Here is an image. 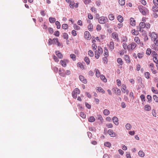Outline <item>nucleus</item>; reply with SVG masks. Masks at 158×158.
Here are the masks:
<instances>
[{
  "mask_svg": "<svg viewBox=\"0 0 158 158\" xmlns=\"http://www.w3.org/2000/svg\"><path fill=\"white\" fill-rule=\"evenodd\" d=\"M138 8L140 12L143 15H145L149 13V10L148 9L143 6H139Z\"/></svg>",
  "mask_w": 158,
  "mask_h": 158,
  "instance_id": "1",
  "label": "nucleus"
},
{
  "mask_svg": "<svg viewBox=\"0 0 158 158\" xmlns=\"http://www.w3.org/2000/svg\"><path fill=\"white\" fill-rule=\"evenodd\" d=\"M99 22L101 24L106 23L108 21V18L104 16H102L98 19Z\"/></svg>",
  "mask_w": 158,
  "mask_h": 158,
  "instance_id": "2",
  "label": "nucleus"
},
{
  "mask_svg": "<svg viewBox=\"0 0 158 158\" xmlns=\"http://www.w3.org/2000/svg\"><path fill=\"white\" fill-rule=\"evenodd\" d=\"M80 93L79 89L76 88L72 92V95L74 98H77V95L79 94Z\"/></svg>",
  "mask_w": 158,
  "mask_h": 158,
  "instance_id": "3",
  "label": "nucleus"
},
{
  "mask_svg": "<svg viewBox=\"0 0 158 158\" xmlns=\"http://www.w3.org/2000/svg\"><path fill=\"white\" fill-rule=\"evenodd\" d=\"M111 37L115 41H116L117 42H119L120 41L118 35L116 32H114L112 33Z\"/></svg>",
  "mask_w": 158,
  "mask_h": 158,
  "instance_id": "4",
  "label": "nucleus"
},
{
  "mask_svg": "<svg viewBox=\"0 0 158 158\" xmlns=\"http://www.w3.org/2000/svg\"><path fill=\"white\" fill-rule=\"evenodd\" d=\"M158 35L155 32H152L150 34L151 39L153 41H155L157 38Z\"/></svg>",
  "mask_w": 158,
  "mask_h": 158,
  "instance_id": "5",
  "label": "nucleus"
},
{
  "mask_svg": "<svg viewBox=\"0 0 158 158\" xmlns=\"http://www.w3.org/2000/svg\"><path fill=\"white\" fill-rule=\"evenodd\" d=\"M69 62L68 60H61L60 63L61 65L63 67H66L67 66V64Z\"/></svg>",
  "mask_w": 158,
  "mask_h": 158,
  "instance_id": "6",
  "label": "nucleus"
},
{
  "mask_svg": "<svg viewBox=\"0 0 158 158\" xmlns=\"http://www.w3.org/2000/svg\"><path fill=\"white\" fill-rule=\"evenodd\" d=\"M84 36L87 40H89L91 38V35L90 33L88 31H85L84 33Z\"/></svg>",
  "mask_w": 158,
  "mask_h": 158,
  "instance_id": "7",
  "label": "nucleus"
},
{
  "mask_svg": "<svg viewBox=\"0 0 158 158\" xmlns=\"http://www.w3.org/2000/svg\"><path fill=\"white\" fill-rule=\"evenodd\" d=\"M127 87L125 85H122V88L121 90L122 92L124 93H126L127 94L129 93V91L128 90H126Z\"/></svg>",
  "mask_w": 158,
  "mask_h": 158,
  "instance_id": "8",
  "label": "nucleus"
},
{
  "mask_svg": "<svg viewBox=\"0 0 158 158\" xmlns=\"http://www.w3.org/2000/svg\"><path fill=\"white\" fill-rule=\"evenodd\" d=\"M137 45L134 43H132L131 44L128 45L129 50L131 49L132 50L134 49L136 46Z\"/></svg>",
  "mask_w": 158,
  "mask_h": 158,
  "instance_id": "9",
  "label": "nucleus"
},
{
  "mask_svg": "<svg viewBox=\"0 0 158 158\" xmlns=\"http://www.w3.org/2000/svg\"><path fill=\"white\" fill-rule=\"evenodd\" d=\"M108 46L110 50L112 51L114 48V42L112 41H111L109 44L108 45Z\"/></svg>",
  "mask_w": 158,
  "mask_h": 158,
  "instance_id": "10",
  "label": "nucleus"
},
{
  "mask_svg": "<svg viewBox=\"0 0 158 158\" xmlns=\"http://www.w3.org/2000/svg\"><path fill=\"white\" fill-rule=\"evenodd\" d=\"M112 119L113 123L115 125H117L118 124V119L117 117L114 116L113 117Z\"/></svg>",
  "mask_w": 158,
  "mask_h": 158,
  "instance_id": "11",
  "label": "nucleus"
},
{
  "mask_svg": "<svg viewBox=\"0 0 158 158\" xmlns=\"http://www.w3.org/2000/svg\"><path fill=\"white\" fill-rule=\"evenodd\" d=\"M79 78L80 80L82 82L86 84L87 82V80L86 79H85L84 77L80 75L79 77Z\"/></svg>",
  "mask_w": 158,
  "mask_h": 158,
  "instance_id": "12",
  "label": "nucleus"
},
{
  "mask_svg": "<svg viewBox=\"0 0 158 158\" xmlns=\"http://www.w3.org/2000/svg\"><path fill=\"white\" fill-rule=\"evenodd\" d=\"M108 133L109 135L111 137H115L116 135V134L111 129H109L108 131Z\"/></svg>",
  "mask_w": 158,
  "mask_h": 158,
  "instance_id": "13",
  "label": "nucleus"
},
{
  "mask_svg": "<svg viewBox=\"0 0 158 158\" xmlns=\"http://www.w3.org/2000/svg\"><path fill=\"white\" fill-rule=\"evenodd\" d=\"M64 69H60L59 71V73L60 75L63 77H65V74L64 73Z\"/></svg>",
  "mask_w": 158,
  "mask_h": 158,
  "instance_id": "14",
  "label": "nucleus"
},
{
  "mask_svg": "<svg viewBox=\"0 0 158 158\" xmlns=\"http://www.w3.org/2000/svg\"><path fill=\"white\" fill-rule=\"evenodd\" d=\"M130 24L131 25L134 26L135 25V21L134 19L131 18L130 19Z\"/></svg>",
  "mask_w": 158,
  "mask_h": 158,
  "instance_id": "15",
  "label": "nucleus"
},
{
  "mask_svg": "<svg viewBox=\"0 0 158 158\" xmlns=\"http://www.w3.org/2000/svg\"><path fill=\"white\" fill-rule=\"evenodd\" d=\"M88 120L89 122H93L95 121V118L94 116H91L88 118Z\"/></svg>",
  "mask_w": 158,
  "mask_h": 158,
  "instance_id": "16",
  "label": "nucleus"
},
{
  "mask_svg": "<svg viewBox=\"0 0 158 158\" xmlns=\"http://www.w3.org/2000/svg\"><path fill=\"white\" fill-rule=\"evenodd\" d=\"M55 52L56 55L59 58L61 59L63 58V55L60 52L58 51H56Z\"/></svg>",
  "mask_w": 158,
  "mask_h": 158,
  "instance_id": "17",
  "label": "nucleus"
},
{
  "mask_svg": "<svg viewBox=\"0 0 158 158\" xmlns=\"http://www.w3.org/2000/svg\"><path fill=\"white\" fill-rule=\"evenodd\" d=\"M97 52L98 53H99V54H102L103 53V50L101 47L98 46V50H97Z\"/></svg>",
  "mask_w": 158,
  "mask_h": 158,
  "instance_id": "18",
  "label": "nucleus"
},
{
  "mask_svg": "<svg viewBox=\"0 0 158 158\" xmlns=\"http://www.w3.org/2000/svg\"><path fill=\"white\" fill-rule=\"evenodd\" d=\"M77 66L80 67L82 69H85L84 66L81 62H78L77 64Z\"/></svg>",
  "mask_w": 158,
  "mask_h": 158,
  "instance_id": "19",
  "label": "nucleus"
},
{
  "mask_svg": "<svg viewBox=\"0 0 158 158\" xmlns=\"http://www.w3.org/2000/svg\"><path fill=\"white\" fill-rule=\"evenodd\" d=\"M131 33L133 35H137L139 34V32L138 31L133 29L131 31Z\"/></svg>",
  "mask_w": 158,
  "mask_h": 158,
  "instance_id": "20",
  "label": "nucleus"
},
{
  "mask_svg": "<svg viewBox=\"0 0 158 158\" xmlns=\"http://www.w3.org/2000/svg\"><path fill=\"white\" fill-rule=\"evenodd\" d=\"M124 59L127 62L129 63L130 62L131 60L128 55H125L124 56Z\"/></svg>",
  "mask_w": 158,
  "mask_h": 158,
  "instance_id": "21",
  "label": "nucleus"
},
{
  "mask_svg": "<svg viewBox=\"0 0 158 158\" xmlns=\"http://www.w3.org/2000/svg\"><path fill=\"white\" fill-rule=\"evenodd\" d=\"M104 56H105V57H107L109 56L108 54V50L105 47L104 48Z\"/></svg>",
  "mask_w": 158,
  "mask_h": 158,
  "instance_id": "22",
  "label": "nucleus"
},
{
  "mask_svg": "<svg viewBox=\"0 0 158 158\" xmlns=\"http://www.w3.org/2000/svg\"><path fill=\"white\" fill-rule=\"evenodd\" d=\"M134 40L138 44L140 43V40L138 37L135 36L134 38Z\"/></svg>",
  "mask_w": 158,
  "mask_h": 158,
  "instance_id": "23",
  "label": "nucleus"
},
{
  "mask_svg": "<svg viewBox=\"0 0 158 158\" xmlns=\"http://www.w3.org/2000/svg\"><path fill=\"white\" fill-rule=\"evenodd\" d=\"M139 27H140L141 28H144L146 26V25L145 23L144 22H140L139 23Z\"/></svg>",
  "mask_w": 158,
  "mask_h": 158,
  "instance_id": "24",
  "label": "nucleus"
},
{
  "mask_svg": "<svg viewBox=\"0 0 158 158\" xmlns=\"http://www.w3.org/2000/svg\"><path fill=\"white\" fill-rule=\"evenodd\" d=\"M144 109L146 111H149L151 109V107L149 105H146L144 106Z\"/></svg>",
  "mask_w": 158,
  "mask_h": 158,
  "instance_id": "25",
  "label": "nucleus"
},
{
  "mask_svg": "<svg viewBox=\"0 0 158 158\" xmlns=\"http://www.w3.org/2000/svg\"><path fill=\"white\" fill-rule=\"evenodd\" d=\"M144 76L147 79H149L151 75L148 72H146L144 73Z\"/></svg>",
  "mask_w": 158,
  "mask_h": 158,
  "instance_id": "26",
  "label": "nucleus"
},
{
  "mask_svg": "<svg viewBox=\"0 0 158 158\" xmlns=\"http://www.w3.org/2000/svg\"><path fill=\"white\" fill-rule=\"evenodd\" d=\"M84 60L87 65H89L90 64V61L89 58L88 57H85Z\"/></svg>",
  "mask_w": 158,
  "mask_h": 158,
  "instance_id": "27",
  "label": "nucleus"
},
{
  "mask_svg": "<svg viewBox=\"0 0 158 158\" xmlns=\"http://www.w3.org/2000/svg\"><path fill=\"white\" fill-rule=\"evenodd\" d=\"M103 114L105 115H108L110 114V112L109 110L107 109H105L103 110Z\"/></svg>",
  "mask_w": 158,
  "mask_h": 158,
  "instance_id": "28",
  "label": "nucleus"
},
{
  "mask_svg": "<svg viewBox=\"0 0 158 158\" xmlns=\"http://www.w3.org/2000/svg\"><path fill=\"white\" fill-rule=\"evenodd\" d=\"M118 20L120 22H122L123 21V17L121 15H118L117 17Z\"/></svg>",
  "mask_w": 158,
  "mask_h": 158,
  "instance_id": "29",
  "label": "nucleus"
},
{
  "mask_svg": "<svg viewBox=\"0 0 158 158\" xmlns=\"http://www.w3.org/2000/svg\"><path fill=\"white\" fill-rule=\"evenodd\" d=\"M118 2L121 6H123L125 3V0H118Z\"/></svg>",
  "mask_w": 158,
  "mask_h": 158,
  "instance_id": "30",
  "label": "nucleus"
},
{
  "mask_svg": "<svg viewBox=\"0 0 158 158\" xmlns=\"http://www.w3.org/2000/svg\"><path fill=\"white\" fill-rule=\"evenodd\" d=\"M157 6H152V10L154 12H158V7Z\"/></svg>",
  "mask_w": 158,
  "mask_h": 158,
  "instance_id": "31",
  "label": "nucleus"
},
{
  "mask_svg": "<svg viewBox=\"0 0 158 158\" xmlns=\"http://www.w3.org/2000/svg\"><path fill=\"white\" fill-rule=\"evenodd\" d=\"M127 38L126 36H123L121 39V42H126L127 41Z\"/></svg>",
  "mask_w": 158,
  "mask_h": 158,
  "instance_id": "32",
  "label": "nucleus"
},
{
  "mask_svg": "<svg viewBox=\"0 0 158 158\" xmlns=\"http://www.w3.org/2000/svg\"><path fill=\"white\" fill-rule=\"evenodd\" d=\"M123 46L125 50H126V49H128L129 50L128 45L127 46L126 43H123Z\"/></svg>",
  "mask_w": 158,
  "mask_h": 158,
  "instance_id": "33",
  "label": "nucleus"
},
{
  "mask_svg": "<svg viewBox=\"0 0 158 158\" xmlns=\"http://www.w3.org/2000/svg\"><path fill=\"white\" fill-rule=\"evenodd\" d=\"M70 57L73 61H75L76 60V56L74 54H71Z\"/></svg>",
  "mask_w": 158,
  "mask_h": 158,
  "instance_id": "34",
  "label": "nucleus"
},
{
  "mask_svg": "<svg viewBox=\"0 0 158 158\" xmlns=\"http://www.w3.org/2000/svg\"><path fill=\"white\" fill-rule=\"evenodd\" d=\"M56 20V19L53 17H50L49 18V21L50 23H54Z\"/></svg>",
  "mask_w": 158,
  "mask_h": 158,
  "instance_id": "35",
  "label": "nucleus"
},
{
  "mask_svg": "<svg viewBox=\"0 0 158 158\" xmlns=\"http://www.w3.org/2000/svg\"><path fill=\"white\" fill-rule=\"evenodd\" d=\"M152 52L151 49L150 48H148L146 50V53L147 55H150L151 54Z\"/></svg>",
  "mask_w": 158,
  "mask_h": 158,
  "instance_id": "36",
  "label": "nucleus"
},
{
  "mask_svg": "<svg viewBox=\"0 0 158 158\" xmlns=\"http://www.w3.org/2000/svg\"><path fill=\"white\" fill-rule=\"evenodd\" d=\"M100 78L101 80H102L105 82H106L107 81V79L104 76L102 75H101L100 76Z\"/></svg>",
  "mask_w": 158,
  "mask_h": 158,
  "instance_id": "37",
  "label": "nucleus"
},
{
  "mask_svg": "<svg viewBox=\"0 0 158 158\" xmlns=\"http://www.w3.org/2000/svg\"><path fill=\"white\" fill-rule=\"evenodd\" d=\"M55 24L57 26V28L59 29L60 28V24L58 21H56L55 22Z\"/></svg>",
  "mask_w": 158,
  "mask_h": 158,
  "instance_id": "38",
  "label": "nucleus"
},
{
  "mask_svg": "<svg viewBox=\"0 0 158 158\" xmlns=\"http://www.w3.org/2000/svg\"><path fill=\"white\" fill-rule=\"evenodd\" d=\"M93 26L91 24H89L88 27V30L90 31H93Z\"/></svg>",
  "mask_w": 158,
  "mask_h": 158,
  "instance_id": "39",
  "label": "nucleus"
},
{
  "mask_svg": "<svg viewBox=\"0 0 158 158\" xmlns=\"http://www.w3.org/2000/svg\"><path fill=\"white\" fill-rule=\"evenodd\" d=\"M139 155L141 157H143L145 155L143 151H140L138 153Z\"/></svg>",
  "mask_w": 158,
  "mask_h": 158,
  "instance_id": "40",
  "label": "nucleus"
},
{
  "mask_svg": "<svg viewBox=\"0 0 158 158\" xmlns=\"http://www.w3.org/2000/svg\"><path fill=\"white\" fill-rule=\"evenodd\" d=\"M95 71L96 72V75L97 77H99L100 76V73L99 70L98 69H96Z\"/></svg>",
  "mask_w": 158,
  "mask_h": 158,
  "instance_id": "41",
  "label": "nucleus"
},
{
  "mask_svg": "<svg viewBox=\"0 0 158 158\" xmlns=\"http://www.w3.org/2000/svg\"><path fill=\"white\" fill-rule=\"evenodd\" d=\"M153 61L156 64H158V60H157V56L153 57Z\"/></svg>",
  "mask_w": 158,
  "mask_h": 158,
  "instance_id": "42",
  "label": "nucleus"
},
{
  "mask_svg": "<svg viewBox=\"0 0 158 158\" xmlns=\"http://www.w3.org/2000/svg\"><path fill=\"white\" fill-rule=\"evenodd\" d=\"M97 88V90L99 92H101L103 94L104 93L105 91L101 87H98Z\"/></svg>",
  "mask_w": 158,
  "mask_h": 158,
  "instance_id": "43",
  "label": "nucleus"
},
{
  "mask_svg": "<svg viewBox=\"0 0 158 158\" xmlns=\"http://www.w3.org/2000/svg\"><path fill=\"white\" fill-rule=\"evenodd\" d=\"M151 89L153 93L156 94H158V91L156 89H155L154 87H152Z\"/></svg>",
  "mask_w": 158,
  "mask_h": 158,
  "instance_id": "44",
  "label": "nucleus"
},
{
  "mask_svg": "<svg viewBox=\"0 0 158 158\" xmlns=\"http://www.w3.org/2000/svg\"><path fill=\"white\" fill-rule=\"evenodd\" d=\"M151 55L152 57L158 56V55L155 51H152Z\"/></svg>",
  "mask_w": 158,
  "mask_h": 158,
  "instance_id": "45",
  "label": "nucleus"
},
{
  "mask_svg": "<svg viewBox=\"0 0 158 158\" xmlns=\"http://www.w3.org/2000/svg\"><path fill=\"white\" fill-rule=\"evenodd\" d=\"M62 28L64 30L67 29L68 27V25L66 24H63L62 26Z\"/></svg>",
  "mask_w": 158,
  "mask_h": 158,
  "instance_id": "46",
  "label": "nucleus"
},
{
  "mask_svg": "<svg viewBox=\"0 0 158 158\" xmlns=\"http://www.w3.org/2000/svg\"><path fill=\"white\" fill-rule=\"evenodd\" d=\"M117 61L118 63L121 65H122L123 64L122 60L121 58H118L117 59Z\"/></svg>",
  "mask_w": 158,
  "mask_h": 158,
  "instance_id": "47",
  "label": "nucleus"
},
{
  "mask_svg": "<svg viewBox=\"0 0 158 158\" xmlns=\"http://www.w3.org/2000/svg\"><path fill=\"white\" fill-rule=\"evenodd\" d=\"M143 52H141L137 54L138 57L139 58H141L143 57Z\"/></svg>",
  "mask_w": 158,
  "mask_h": 158,
  "instance_id": "48",
  "label": "nucleus"
},
{
  "mask_svg": "<svg viewBox=\"0 0 158 158\" xmlns=\"http://www.w3.org/2000/svg\"><path fill=\"white\" fill-rule=\"evenodd\" d=\"M109 18L110 20H113L114 19V16L112 14H110L109 16Z\"/></svg>",
  "mask_w": 158,
  "mask_h": 158,
  "instance_id": "49",
  "label": "nucleus"
},
{
  "mask_svg": "<svg viewBox=\"0 0 158 158\" xmlns=\"http://www.w3.org/2000/svg\"><path fill=\"white\" fill-rule=\"evenodd\" d=\"M98 119L100 120L102 122L103 120V118L102 116L100 114H98L97 115Z\"/></svg>",
  "mask_w": 158,
  "mask_h": 158,
  "instance_id": "50",
  "label": "nucleus"
},
{
  "mask_svg": "<svg viewBox=\"0 0 158 158\" xmlns=\"http://www.w3.org/2000/svg\"><path fill=\"white\" fill-rule=\"evenodd\" d=\"M63 37L64 39H67L68 38V35L66 33H63Z\"/></svg>",
  "mask_w": 158,
  "mask_h": 158,
  "instance_id": "51",
  "label": "nucleus"
},
{
  "mask_svg": "<svg viewBox=\"0 0 158 158\" xmlns=\"http://www.w3.org/2000/svg\"><path fill=\"white\" fill-rule=\"evenodd\" d=\"M88 55L91 57H93L94 56L93 52L91 50L88 51Z\"/></svg>",
  "mask_w": 158,
  "mask_h": 158,
  "instance_id": "52",
  "label": "nucleus"
},
{
  "mask_svg": "<svg viewBox=\"0 0 158 158\" xmlns=\"http://www.w3.org/2000/svg\"><path fill=\"white\" fill-rule=\"evenodd\" d=\"M95 57L97 59H98L99 58L100 55H101V54H99V53H98L97 52V50H96L95 51Z\"/></svg>",
  "mask_w": 158,
  "mask_h": 158,
  "instance_id": "53",
  "label": "nucleus"
},
{
  "mask_svg": "<svg viewBox=\"0 0 158 158\" xmlns=\"http://www.w3.org/2000/svg\"><path fill=\"white\" fill-rule=\"evenodd\" d=\"M104 145L105 146L109 147H110L111 146V143L109 142H106L105 143Z\"/></svg>",
  "mask_w": 158,
  "mask_h": 158,
  "instance_id": "54",
  "label": "nucleus"
},
{
  "mask_svg": "<svg viewBox=\"0 0 158 158\" xmlns=\"http://www.w3.org/2000/svg\"><path fill=\"white\" fill-rule=\"evenodd\" d=\"M149 67L151 68V70L152 71L154 69V64L152 63H151L149 64Z\"/></svg>",
  "mask_w": 158,
  "mask_h": 158,
  "instance_id": "55",
  "label": "nucleus"
},
{
  "mask_svg": "<svg viewBox=\"0 0 158 158\" xmlns=\"http://www.w3.org/2000/svg\"><path fill=\"white\" fill-rule=\"evenodd\" d=\"M140 98L141 99V100L142 102H144L145 101V96L143 94H142L140 96Z\"/></svg>",
  "mask_w": 158,
  "mask_h": 158,
  "instance_id": "56",
  "label": "nucleus"
},
{
  "mask_svg": "<svg viewBox=\"0 0 158 158\" xmlns=\"http://www.w3.org/2000/svg\"><path fill=\"white\" fill-rule=\"evenodd\" d=\"M147 98L148 99V101L150 102L152 101V98L151 96L150 95H148L147 96Z\"/></svg>",
  "mask_w": 158,
  "mask_h": 158,
  "instance_id": "57",
  "label": "nucleus"
},
{
  "mask_svg": "<svg viewBox=\"0 0 158 158\" xmlns=\"http://www.w3.org/2000/svg\"><path fill=\"white\" fill-rule=\"evenodd\" d=\"M80 116L83 118H85L86 117V114L84 112H81L80 113Z\"/></svg>",
  "mask_w": 158,
  "mask_h": 158,
  "instance_id": "58",
  "label": "nucleus"
},
{
  "mask_svg": "<svg viewBox=\"0 0 158 158\" xmlns=\"http://www.w3.org/2000/svg\"><path fill=\"white\" fill-rule=\"evenodd\" d=\"M52 40H53L52 44H56L57 43V42L58 40V39L57 38H54Z\"/></svg>",
  "mask_w": 158,
  "mask_h": 158,
  "instance_id": "59",
  "label": "nucleus"
},
{
  "mask_svg": "<svg viewBox=\"0 0 158 158\" xmlns=\"http://www.w3.org/2000/svg\"><path fill=\"white\" fill-rule=\"evenodd\" d=\"M73 27L76 30H78L80 29V27L77 26L76 24H74Z\"/></svg>",
  "mask_w": 158,
  "mask_h": 158,
  "instance_id": "60",
  "label": "nucleus"
},
{
  "mask_svg": "<svg viewBox=\"0 0 158 158\" xmlns=\"http://www.w3.org/2000/svg\"><path fill=\"white\" fill-rule=\"evenodd\" d=\"M153 98L154 100L156 102H158V97L156 95L153 96Z\"/></svg>",
  "mask_w": 158,
  "mask_h": 158,
  "instance_id": "61",
  "label": "nucleus"
},
{
  "mask_svg": "<svg viewBox=\"0 0 158 158\" xmlns=\"http://www.w3.org/2000/svg\"><path fill=\"white\" fill-rule=\"evenodd\" d=\"M92 47L93 50H95L97 48V46L95 43H93L92 45Z\"/></svg>",
  "mask_w": 158,
  "mask_h": 158,
  "instance_id": "62",
  "label": "nucleus"
},
{
  "mask_svg": "<svg viewBox=\"0 0 158 158\" xmlns=\"http://www.w3.org/2000/svg\"><path fill=\"white\" fill-rule=\"evenodd\" d=\"M140 69V65L139 64H137L136 66V70L137 71H139Z\"/></svg>",
  "mask_w": 158,
  "mask_h": 158,
  "instance_id": "63",
  "label": "nucleus"
},
{
  "mask_svg": "<svg viewBox=\"0 0 158 158\" xmlns=\"http://www.w3.org/2000/svg\"><path fill=\"white\" fill-rule=\"evenodd\" d=\"M123 23L121 22L118 23L117 25V27L119 28H121L123 27Z\"/></svg>",
  "mask_w": 158,
  "mask_h": 158,
  "instance_id": "64",
  "label": "nucleus"
}]
</instances>
